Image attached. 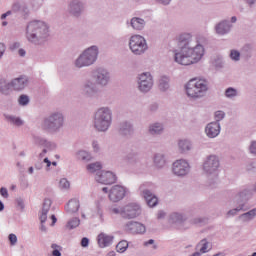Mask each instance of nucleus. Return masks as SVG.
Wrapping results in <instances>:
<instances>
[{
	"instance_id": "nucleus-1",
	"label": "nucleus",
	"mask_w": 256,
	"mask_h": 256,
	"mask_svg": "<svg viewBox=\"0 0 256 256\" xmlns=\"http://www.w3.org/2000/svg\"><path fill=\"white\" fill-rule=\"evenodd\" d=\"M180 50H174V61L178 65H196L205 57V46L193 38L191 33H182L178 37Z\"/></svg>"
},
{
	"instance_id": "nucleus-2",
	"label": "nucleus",
	"mask_w": 256,
	"mask_h": 256,
	"mask_svg": "<svg viewBox=\"0 0 256 256\" xmlns=\"http://www.w3.org/2000/svg\"><path fill=\"white\" fill-rule=\"evenodd\" d=\"M26 39L36 47L45 45L46 41H49V24L41 20L29 22L26 27Z\"/></svg>"
},
{
	"instance_id": "nucleus-3",
	"label": "nucleus",
	"mask_w": 256,
	"mask_h": 256,
	"mask_svg": "<svg viewBox=\"0 0 256 256\" xmlns=\"http://www.w3.org/2000/svg\"><path fill=\"white\" fill-rule=\"evenodd\" d=\"M113 124V110L108 106L98 108L94 113L93 125L98 133H107Z\"/></svg>"
},
{
	"instance_id": "nucleus-4",
	"label": "nucleus",
	"mask_w": 256,
	"mask_h": 256,
	"mask_svg": "<svg viewBox=\"0 0 256 256\" xmlns=\"http://www.w3.org/2000/svg\"><path fill=\"white\" fill-rule=\"evenodd\" d=\"M184 88L189 99H202L209 91V82L203 78H192L184 85Z\"/></svg>"
},
{
	"instance_id": "nucleus-5",
	"label": "nucleus",
	"mask_w": 256,
	"mask_h": 256,
	"mask_svg": "<svg viewBox=\"0 0 256 256\" xmlns=\"http://www.w3.org/2000/svg\"><path fill=\"white\" fill-rule=\"evenodd\" d=\"M41 127L47 133H59L65 127V114L52 111L42 120Z\"/></svg>"
},
{
	"instance_id": "nucleus-6",
	"label": "nucleus",
	"mask_w": 256,
	"mask_h": 256,
	"mask_svg": "<svg viewBox=\"0 0 256 256\" xmlns=\"http://www.w3.org/2000/svg\"><path fill=\"white\" fill-rule=\"evenodd\" d=\"M97 59H99V46H89L74 60V67H76V69L91 67V65H95V63H97Z\"/></svg>"
},
{
	"instance_id": "nucleus-7",
	"label": "nucleus",
	"mask_w": 256,
	"mask_h": 256,
	"mask_svg": "<svg viewBox=\"0 0 256 256\" xmlns=\"http://www.w3.org/2000/svg\"><path fill=\"white\" fill-rule=\"evenodd\" d=\"M110 213L120 215L122 219H137L141 215V206L135 202H131L124 206L110 208Z\"/></svg>"
},
{
	"instance_id": "nucleus-8",
	"label": "nucleus",
	"mask_w": 256,
	"mask_h": 256,
	"mask_svg": "<svg viewBox=\"0 0 256 256\" xmlns=\"http://www.w3.org/2000/svg\"><path fill=\"white\" fill-rule=\"evenodd\" d=\"M128 47L133 55L141 56L145 55L149 49L147 40L145 37L139 34H133L128 40Z\"/></svg>"
},
{
	"instance_id": "nucleus-9",
	"label": "nucleus",
	"mask_w": 256,
	"mask_h": 256,
	"mask_svg": "<svg viewBox=\"0 0 256 256\" xmlns=\"http://www.w3.org/2000/svg\"><path fill=\"white\" fill-rule=\"evenodd\" d=\"M219 167H221V160L217 154H210L206 156L202 164V169L205 175H213V177H217Z\"/></svg>"
},
{
	"instance_id": "nucleus-10",
	"label": "nucleus",
	"mask_w": 256,
	"mask_h": 256,
	"mask_svg": "<svg viewBox=\"0 0 256 256\" xmlns=\"http://www.w3.org/2000/svg\"><path fill=\"white\" fill-rule=\"evenodd\" d=\"M92 81L98 87H107L111 83V72L107 68H96L92 71Z\"/></svg>"
},
{
	"instance_id": "nucleus-11",
	"label": "nucleus",
	"mask_w": 256,
	"mask_h": 256,
	"mask_svg": "<svg viewBox=\"0 0 256 256\" xmlns=\"http://www.w3.org/2000/svg\"><path fill=\"white\" fill-rule=\"evenodd\" d=\"M80 91L85 99H95L99 95V86L93 81V78H86L81 85Z\"/></svg>"
},
{
	"instance_id": "nucleus-12",
	"label": "nucleus",
	"mask_w": 256,
	"mask_h": 256,
	"mask_svg": "<svg viewBox=\"0 0 256 256\" xmlns=\"http://www.w3.org/2000/svg\"><path fill=\"white\" fill-rule=\"evenodd\" d=\"M85 13V3L81 0H71L66 9V15L71 19H81Z\"/></svg>"
},
{
	"instance_id": "nucleus-13",
	"label": "nucleus",
	"mask_w": 256,
	"mask_h": 256,
	"mask_svg": "<svg viewBox=\"0 0 256 256\" xmlns=\"http://www.w3.org/2000/svg\"><path fill=\"white\" fill-rule=\"evenodd\" d=\"M138 91L149 93L153 89L154 80L151 72H142L137 76Z\"/></svg>"
},
{
	"instance_id": "nucleus-14",
	"label": "nucleus",
	"mask_w": 256,
	"mask_h": 256,
	"mask_svg": "<svg viewBox=\"0 0 256 256\" xmlns=\"http://www.w3.org/2000/svg\"><path fill=\"white\" fill-rule=\"evenodd\" d=\"M191 173V164L186 159H178L172 164V174L175 177H187Z\"/></svg>"
},
{
	"instance_id": "nucleus-15",
	"label": "nucleus",
	"mask_w": 256,
	"mask_h": 256,
	"mask_svg": "<svg viewBox=\"0 0 256 256\" xmlns=\"http://www.w3.org/2000/svg\"><path fill=\"white\" fill-rule=\"evenodd\" d=\"M129 189L123 185H113L109 189L108 199L111 203H119V201H123L125 199Z\"/></svg>"
},
{
	"instance_id": "nucleus-16",
	"label": "nucleus",
	"mask_w": 256,
	"mask_h": 256,
	"mask_svg": "<svg viewBox=\"0 0 256 256\" xmlns=\"http://www.w3.org/2000/svg\"><path fill=\"white\" fill-rule=\"evenodd\" d=\"M251 193V190L244 189L241 191L234 199V203H236L237 207L229 210L226 213V218L229 219L231 217H235L239 211H247L248 208H245V202L241 200V197H245L246 195H249Z\"/></svg>"
},
{
	"instance_id": "nucleus-17",
	"label": "nucleus",
	"mask_w": 256,
	"mask_h": 256,
	"mask_svg": "<svg viewBox=\"0 0 256 256\" xmlns=\"http://www.w3.org/2000/svg\"><path fill=\"white\" fill-rule=\"evenodd\" d=\"M95 181L101 185H113L117 182V175L112 171H101L95 175Z\"/></svg>"
},
{
	"instance_id": "nucleus-18",
	"label": "nucleus",
	"mask_w": 256,
	"mask_h": 256,
	"mask_svg": "<svg viewBox=\"0 0 256 256\" xmlns=\"http://www.w3.org/2000/svg\"><path fill=\"white\" fill-rule=\"evenodd\" d=\"M204 133L208 139H217L221 135V123L209 122L204 128Z\"/></svg>"
},
{
	"instance_id": "nucleus-19",
	"label": "nucleus",
	"mask_w": 256,
	"mask_h": 256,
	"mask_svg": "<svg viewBox=\"0 0 256 256\" xmlns=\"http://www.w3.org/2000/svg\"><path fill=\"white\" fill-rule=\"evenodd\" d=\"M232 29L233 24H231V22L227 19L221 20L214 27L216 35H219L220 37H225V35H229Z\"/></svg>"
},
{
	"instance_id": "nucleus-20",
	"label": "nucleus",
	"mask_w": 256,
	"mask_h": 256,
	"mask_svg": "<svg viewBox=\"0 0 256 256\" xmlns=\"http://www.w3.org/2000/svg\"><path fill=\"white\" fill-rule=\"evenodd\" d=\"M140 195L145 199L148 207H156L159 200L151 190L145 188V184L140 186Z\"/></svg>"
},
{
	"instance_id": "nucleus-21",
	"label": "nucleus",
	"mask_w": 256,
	"mask_h": 256,
	"mask_svg": "<svg viewBox=\"0 0 256 256\" xmlns=\"http://www.w3.org/2000/svg\"><path fill=\"white\" fill-rule=\"evenodd\" d=\"M124 229L128 233H132L134 235H143V233H145V231H147V228H145V225H143L142 223H139V222H135V221L127 222L124 225Z\"/></svg>"
},
{
	"instance_id": "nucleus-22",
	"label": "nucleus",
	"mask_w": 256,
	"mask_h": 256,
	"mask_svg": "<svg viewBox=\"0 0 256 256\" xmlns=\"http://www.w3.org/2000/svg\"><path fill=\"white\" fill-rule=\"evenodd\" d=\"M126 25L131 27L133 31H144L145 27H147V21L141 17L134 16L126 21Z\"/></svg>"
},
{
	"instance_id": "nucleus-23",
	"label": "nucleus",
	"mask_w": 256,
	"mask_h": 256,
	"mask_svg": "<svg viewBox=\"0 0 256 256\" xmlns=\"http://www.w3.org/2000/svg\"><path fill=\"white\" fill-rule=\"evenodd\" d=\"M177 148L180 155H187L193 151V141L189 139H180L177 141Z\"/></svg>"
},
{
	"instance_id": "nucleus-24",
	"label": "nucleus",
	"mask_w": 256,
	"mask_h": 256,
	"mask_svg": "<svg viewBox=\"0 0 256 256\" xmlns=\"http://www.w3.org/2000/svg\"><path fill=\"white\" fill-rule=\"evenodd\" d=\"M29 85V78L20 76L11 80V87L14 91H23Z\"/></svg>"
},
{
	"instance_id": "nucleus-25",
	"label": "nucleus",
	"mask_w": 256,
	"mask_h": 256,
	"mask_svg": "<svg viewBox=\"0 0 256 256\" xmlns=\"http://www.w3.org/2000/svg\"><path fill=\"white\" fill-rule=\"evenodd\" d=\"M165 131V124L163 122H153L148 126V133L153 137L163 135Z\"/></svg>"
},
{
	"instance_id": "nucleus-26",
	"label": "nucleus",
	"mask_w": 256,
	"mask_h": 256,
	"mask_svg": "<svg viewBox=\"0 0 256 256\" xmlns=\"http://www.w3.org/2000/svg\"><path fill=\"white\" fill-rule=\"evenodd\" d=\"M113 239V235L100 233L97 236L98 247H100L101 249H105V247H110V245H113Z\"/></svg>"
},
{
	"instance_id": "nucleus-27",
	"label": "nucleus",
	"mask_w": 256,
	"mask_h": 256,
	"mask_svg": "<svg viewBox=\"0 0 256 256\" xmlns=\"http://www.w3.org/2000/svg\"><path fill=\"white\" fill-rule=\"evenodd\" d=\"M79 207H81L79 199L73 198L68 201L65 210L67 213H69V215H73L74 213H77V211H79Z\"/></svg>"
},
{
	"instance_id": "nucleus-28",
	"label": "nucleus",
	"mask_w": 256,
	"mask_h": 256,
	"mask_svg": "<svg viewBox=\"0 0 256 256\" xmlns=\"http://www.w3.org/2000/svg\"><path fill=\"white\" fill-rule=\"evenodd\" d=\"M119 133L127 137L128 135H133V124L129 121H123L119 124Z\"/></svg>"
},
{
	"instance_id": "nucleus-29",
	"label": "nucleus",
	"mask_w": 256,
	"mask_h": 256,
	"mask_svg": "<svg viewBox=\"0 0 256 256\" xmlns=\"http://www.w3.org/2000/svg\"><path fill=\"white\" fill-rule=\"evenodd\" d=\"M154 165L157 169H163L167 166V155L164 153H157L154 155Z\"/></svg>"
},
{
	"instance_id": "nucleus-30",
	"label": "nucleus",
	"mask_w": 256,
	"mask_h": 256,
	"mask_svg": "<svg viewBox=\"0 0 256 256\" xmlns=\"http://www.w3.org/2000/svg\"><path fill=\"white\" fill-rule=\"evenodd\" d=\"M125 161L131 167H137V165H139V163H141V158L139 157V153L131 152L126 155Z\"/></svg>"
},
{
	"instance_id": "nucleus-31",
	"label": "nucleus",
	"mask_w": 256,
	"mask_h": 256,
	"mask_svg": "<svg viewBox=\"0 0 256 256\" xmlns=\"http://www.w3.org/2000/svg\"><path fill=\"white\" fill-rule=\"evenodd\" d=\"M185 221H187V217L182 213L173 212L169 215V223L174 225H181V223H185Z\"/></svg>"
},
{
	"instance_id": "nucleus-32",
	"label": "nucleus",
	"mask_w": 256,
	"mask_h": 256,
	"mask_svg": "<svg viewBox=\"0 0 256 256\" xmlns=\"http://www.w3.org/2000/svg\"><path fill=\"white\" fill-rule=\"evenodd\" d=\"M51 199L46 198L44 199L43 206H42V211L40 214V222L45 223L47 221V214L49 213V209H51Z\"/></svg>"
},
{
	"instance_id": "nucleus-33",
	"label": "nucleus",
	"mask_w": 256,
	"mask_h": 256,
	"mask_svg": "<svg viewBox=\"0 0 256 256\" xmlns=\"http://www.w3.org/2000/svg\"><path fill=\"white\" fill-rule=\"evenodd\" d=\"M4 119L10 123V125H15V127H22L25 123L21 117L15 115L4 114Z\"/></svg>"
},
{
	"instance_id": "nucleus-34",
	"label": "nucleus",
	"mask_w": 256,
	"mask_h": 256,
	"mask_svg": "<svg viewBox=\"0 0 256 256\" xmlns=\"http://www.w3.org/2000/svg\"><path fill=\"white\" fill-rule=\"evenodd\" d=\"M171 87V79L168 76H162L158 80V89L165 93V91H169Z\"/></svg>"
},
{
	"instance_id": "nucleus-35",
	"label": "nucleus",
	"mask_w": 256,
	"mask_h": 256,
	"mask_svg": "<svg viewBox=\"0 0 256 256\" xmlns=\"http://www.w3.org/2000/svg\"><path fill=\"white\" fill-rule=\"evenodd\" d=\"M76 159H78V161H82L83 163H89V161L93 159V156H91V153L86 150H78L76 152Z\"/></svg>"
},
{
	"instance_id": "nucleus-36",
	"label": "nucleus",
	"mask_w": 256,
	"mask_h": 256,
	"mask_svg": "<svg viewBox=\"0 0 256 256\" xmlns=\"http://www.w3.org/2000/svg\"><path fill=\"white\" fill-rule=\"evenodd\" d=\"M256 217V208L251 209L250 211L243 213L239 216L240 221L243 223H249L250 221H253Z\"/></svg>"
},
{
	"instance_id": "nucleus-37",
	"label": "nucleus",
	"mask_w": 256,
	"mask_h": 256,
	"mask_svg": "<svg viewBox=\"0 0 256 256\" xmlns=\"http://www.w3.org/2000/svg\"><path fill=\"white\" fill-rule=\"evenodd\" d=\"M103 165L101 164V162H93L90 163L86 166V171H88L89 173H101L103 170Z\"/></svg>"
},
{
	"instance_id": "nucleus-38",
	"label": "nucleus",
	"mask_w": 256,
	"mask_h": 256,
	"mask_svg": "<svg viewBox=\"0 0 256 256\" xmlns=\"http://www.w3.org/2000/svg\"><path fill=\"white\" fill-rule=\"evenodd\" d=\"M197 249L199 252L202 254L204 253H209L211 251V244L207 239H202L198 244H197Z\"/></svg>"
},
{
	"instance_id": "nucleus-39",
	"label": "nucleus",
	"mask_w": 256,
	"mask_h": 256,
	"mask_svg": "<svg viewBox=\"0 0 256 256\" xmlns=\"http://www.w3.org/2000/svg\"><path fill=\"white\" fill-rule=\"evenodd\" d=\"M11 89V81L9 82L5 79H0V93H2V95H9Z\"/></svg>"
},
{
	"instance_id": "nucleus-40",
	"label": "nucleus",
	"mask_w": 256,
	"mask_h": 256,
	"mask_svg": "<svg viewBox=\"0 0 256 256\" xmlns=\"http://www.w3.org/2000/svg\"><path fill=\"white\" fill-rule=\"evenodd\" d=\"M238 95H239V90H237V88H234V87H228L224 92V97H226V99H230L232 101L234 99H237Z\"/></svg>"
},
{
	"instance_id": "nucleus-41",
	"label": "nucleus",
	"mask_w": 256,
	"mask_h": 256,
	"mask_svg": "<svg viewBox=\"0 0 256 256\" xmlns=\"http://www.w3.org/2000/svg\"><path fill=\"white\" fill-rule=\"evenodd\" d=\"M79 225H81V220L78 217H74L66 223L65 227L68 229V231H71L73 229H77Z\"/></svg>"
},
{
	"instance_id": "nucleus-42",
	"label": "nucleus",
	"mask_w": 256,
	"mask_h": 256,
	"mask_svg": "<svg viewBox=\"0 0 256 256\" xmlns=\"http://www.w3.org/2000/svg\"><path fill=\"white\" fill-rule=\"evenodd\" d=\"M225 117H226L225 111L217 110L214 112V121H212V123H221V121H223Z\"/></svg>"
},
{
	"instance_id": "nucleus-43",
	"label": "nucleus",
	"mask_w": 256,
	"mask_h": 256,
	"mask_svg": "<svg viewBox=\"0 0 256 256\" xmlns=\"http://www.w3.org/2000/svg\"><path fill=\"white\" fill-rule=\"evenodd\" d=\"M59 189H61V191H69V189H71V182H69L67 178H61L59 181Z\"/></svg>"
},
{
	"instance_id": "nucleus-44",
	"label": "nucleus",
	"mask_w": 256,
	"mask_h": 256,
	"mask_svg": "<svg viewBox=\"0 0 256 256\" xmlns=\"http://www.w3.org/2000/svg\"><path fill=\"white\" fill-rule=\"evenodd\" d=\"M229 58L231 59V61L237 63L238 61H241V52L236 49H231L229 53Z\"/></svg>"
},
{
	"instance_id": "nucleus-45",
	"label": "nucleus",
	"mask_w": 256,
	"mask_h": 256,
	"mask_svg": "<svg viewBox=\"0 0 256 256\" xmlns=\"http://www.w3.org/2000/svg\"><path fill=\"white\" fill-rule=\"evenodd\" d=\"M129 248V243L125 240L120 241L117 245H116V251L118 253H125L127 251V249Z\"/></svg>"
},
{
	"instance_id": "nucleus-46",
	"label": "nucleus",
	"mask_w": 256,
	"mask_h": 256,
	"mask_svg": "<svg viewBox=\"0 0 256 256\" xmlns=\"http://www.w3.org/2000/svg\"><path fill=\"white\" fill-rule=\"evenodd\" d=\"M29 101V96L25 94L20 95L18 98V103L21 105V107H26V105H29Z\"/></svg>"
},
{
	"instance_id": "nucleus-47",
	"label": "nucleus",
	"mask_w": 256,
	"mask_h": 256,
	"mask_svg": "<svg viewBox=\"0 0 256 256\" xmlns=\"http://www.w3.org/2000/svg\"><path fill=\"white\" fill-rule=\"evenodd\" d=\"M43 147V149H46L47 153H49V151H55V149H57V144H55V142L46 140Z\"/></svg>"
},
{
	"instance_id": "nucleus-48",
	"label": "nucleus",
	"mask_w": 256,
	"mask_h": 256,
	"mask_svg": "<svg viewBox=\"0 0 256 256\" xmlns=\"http://www.w3.org/2000/svg\"><path fill=\"white\" fill-rule=\"evenodd\" d=\"M15 203L19 211H23L25 209V199H23L22 197L16 198Z\"/></svg>"
},
{
	"instance_id": "nucleus-49",
	"label": "nucleus",
	"mask_w": 256,
	"mask_h": 256,
	"mask_svg": "<svg viewBox=\"0 0 256 256\" xmlns=\"http://www.w3.org/2000/svg\"><path fill=\"white\" fill-rule=\"evenodd\" d=\"M33 141L35 145H40V147H44L47 139L41 137V136H34Z\"/></svg>"
},
{
	"instance_id": "nucleus-50",
	"label": "nucleus",
	"mask_w": 256,
	"mask_h": 256,
	"mask_svg": "<svg viewBox=\"0 0 256 256\" xmlns=\"http://www.w3.org/2000/svg\"><path fill=\"white\" fill-rule=\"evenodd\" d=\"M248 151H249L250 155H253V157H256V140H252L250 142Z\"/></svg>"
},
{
	"instance_id": "nucleus-51",
	"label": "nucleus",
	"mask_w": 256,
	"mask_h": 256,
	"mask_svg": "<svg viewBox=\"0 0 256 256\" xmlns=\"http://www.w3.org/2000/svg\"><path fill=\"white\" fill-rule=\"evenodd\" d=\"M52 256H61V246L57 244H51Z\"/></svg>"
},
{
	"instance_id": "nucleus-52",
	"label": "nucleus",
	"mask_w": 256,
	"mask_h": 256,
	"mask_svg": "<svg viewBox=\"0 0 256 256\" xmlns=\"http://www.w3.org/2000/svg\"><path fill=\"white\" fill-rule=\"evenodd\" d=\"M8 241H10V245L12 247H15V245H17V235H15L14 233L9 234Z\"/></svg>"
},
{
	"instance_id": "nucleus-53",
	"label": "nucleus",
	"mask_w": 256,
	"mask_h": 256,
	"mask_svg": "<svg viewBox=\"0 0 256 256\" xmlns=\"http://www.w3.org/2000/svg\"><path fill=\"white\" fill-rule=\"evenodd\" d=\"M92 149L94 153H99V151H101V145H99V142L97 140H94L92 142Z\"/></svg>"
},
{
	"instance_id": "nucleus-54",
	"label": "nucleus",
	"mask_w": 256,
	"mask_h": 256,
	"mask_svg": "<svg viewBox=\"0 0 256 256\" xmlns=\"http://www.w3.org/2000/svg\"><path fill=\"white\" fill-rule=\"evenodd\" d=\"M154 1L158 5H163V7H168V5H171L173 0H154Z\"/></svg>"
},
{
	"instance_id": "nucleus-55",
	"label": "nucleus",
	"mask_w": 256,
	"mask_h": 256,
	"mask_svg": "<svg viewBox=\"0 0 256 256\" xmlns=\"http://www.w3.org/2000/svg\"><path fill=\"white\" fill-rule=\"evenodd\" d=\"M19 47H21V43L20 42H12L9 45V50L10 51H17V49H19Z\"/></svg>"
},
{
	"instance_id": "nucleus-56",
	"label": "nucleus",
	"mask_w": 256,
	"mask_h": 256,
	"mask_svg": "<svg viewBox=\"0 0 256 256\" xmlns=\"http://www.w3.org/2000/svg\"><path fill=\"white\" fill-rule=\"evenodd\" d=\"M21 5H22V3H19V2L14 3V4L12 5V11H13L14 13H19V12H21Z\"/></svg>"
},
{
	"instance_id": "nucleus-57",
	"label": "nucleus",
	"mask_w": 256,
	"mask_h": 256,
	"mask_svg": "<svg viewBox=\"0 0 256 256\" xmlns=\"http://www.w3.org/2000/svg\"><path fill=\"white\" fill-rule=\"evenodd\" d=\"M0 195L4 199H8L9 198V191L7 190V188H5V187L0 188Z\"/></svg>"
},
{
	"instance_id": "nucleus-58",
	"label": "nucleus",
	"mask_w": 256,
	"mask_h": 256,
	"mask_svg": "<svg viewBox=\"0 0 256 256\" xmlns=\"http://www.w3.org/2000/svg\"><path fill=\"white\" fill-rule=\"evenodd\" d=\"M42 163H45L46 164V171H50L51 170V165H52V162L51 160H49L48 157H45L43 160H42Z\"/></svg>"
},
{
	"instance_id": "nucleus-59",
	"label": "nucleus",
	"mask_w": 256,
	"mask_h": 256,
	"mask_svg": "<svg viewBox=\"0 0 256 256\" xmlns=\"http://www.w3.org/2000/svg\"><path fill=\"white\" fill-rule=\"evenodd\" d=\"M204 221L205 220L203 218L197 217V218H194L191 220V224L192 225H201V223H204Z\"/></svg>"
},
{
	"instance_id": "nucleus-60",
	"label": "nucleus",
	"mask_w": 256,
	"mask_h": 256,
	"mask_svg": "<svg viewBox=\"0 0 256 256\" xmlns=\"http://www.w3.org/2000/svg\"><path fill=\"white\" fill-rule=\"evenodd\" d=\"M20 13H29V6L26 3H22L20 6Z\"/></svg>"
},
{
	"instance_id": "nucleus-61",
	"label": "nucleus",
	"mask_w": 256,
	"mask_h": 256,
	"mask_svg": "<svg viewBox=\"0 0 256 256\" xmlns=\"http://www.w3.org/2000/svg\"><path fill=\"white\" fill-rule=\"evenodd\" d=\"M6 49H7V46H5V43L0 42V59H2L3 55H5Z\"/></svg>"
},
{
	"instance_id": "nucleus-62",
	"label": "nucleus",
	"mask_w": 256,
	"mask_h": 256,
	"mask_svg": "<svg viewBox=\"0 0 256 256\" xmlns=\"http://www.w3.org/2000/svg\"><path fill=\"white\" fill-rule=\"evenodd\" d=\"M165 217H167V213H165V211L163 210H159L158 213H157V219L159 221L165 219Z\"/></svg>"
},
{
	"instance_id": "nucleus-63",
	"label": "nucleus",
	"mask_w": 256,
	"mask_h": 256,
	"mask_svg": "<svg viewBox=\"0 0 256 256\" xmlns=\"http://www.w3.org/2000/svg\"><path fill=\"white\" fill-rule=\"evenodd\" d=\"M158 109H159V104H157V103L151 104V105L149 106V110H150L152 113H155Z\"/></svg>"
},
{
	"instance_id": "nucleus-64",
	"label": "nucleus",
	"mask_w": 256,
	"mask_h": 256,
	"mask_svg": "<svg viewBox=\"0 0 256 256\" xmlns=\"http://www.w3.org/2000/svg\"><path fill=\"white\" fill-rule=\"evenodd\" d=\"M81 247H89V238L87 237L82 238Z\"/></svg>"
}]
</instances>
